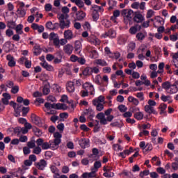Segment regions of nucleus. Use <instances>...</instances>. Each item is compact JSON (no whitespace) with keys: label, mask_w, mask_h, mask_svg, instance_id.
<instances>
[{"label":"nucleus","mask_w":178,"mask_h":178,"mask_svg":"<svg viewBox=\"0 0 178 178\" xmlns=\"http://www.w3.org/2000/svg\"><path fill=\"white\" fill-rule=\"evenodd\" d=\"M73 39V32L71 30L64 31V38L59 40L58 34L52 32L49 34V40L53 42V44L56 48H60V45H66L67 40Z\"/></svg>","instance_id":"obj_1"},{"label":"nucleus","mask_w":178,"mask_h":178,"mask_svg":"<svg viewBox=\"0 0 178 178\" xmlns=\"http://www.w3.org/2000/svg\"><path fill=\"white\" fill-rule=\"evenodd\" d=\"M112 108H108L104 112V113H97L96 118L99 120L100 124H108V122H112V120L115 119V116L111 115V113H112Z\"/></svg>","instance_id":"obj_2"},{"label":"nucleus","mask_w":178,"mask_h":178,"mask_svg":"<svg viewBox=\"0 0 178 178\" xmlns=\"http://www.w3.org/2000/svg\"><path fill=\"white\" fill-rule=\"evenodd\" d=\"M121 15L124 17V22L125 24H133V17H134V11L130 9H123L121 11Z\"/></svg>","instance_id":"obj_3"},{"label":"nucleus","mask_w":178,"mask_h":178,"mask_svg":"<svg viewBox=\"0 0 178 178\" xmlns=\"http://www.w3.org/2000/svg\"><path fill=\"white\" fill-rule=\"evenodd\" d=\"M92 105L96 106V110L98 112L104 111V105H105V97L103 95L99 96L97 98L92 100Z\"/></svg>","instance_id":"obj_4"},{"label":"nucleus","mask_w":178,"mask_h":178,"mask_svg":"<svg viewBox=\"0 0 178 178\" xmlns=\"http://www.w3.org/2000/svg\"><path fill=\"white\" fill-rule=\"evenodd\" d=\"M60 22V29L63 30L65 29H69L70 27V20L69 19V15L60 14L58 17Z\"/></svg>","instance_id":"obj_5"},{"label":"nucleus","mask_w":178,"mask_h":178,"mask_svg":"<svg viewBox=\"0 0 178 178\" xmlns=\"http://www.w3.org/2000/svg\"><path fill=\"white\" fill-rule=\"evenodd\" d=\"M92 73L97 74V73H99V69L97 67H86L82 72V74L83 76H85V77H90V76H92Z\"/></svg>","instance_id":"obj_6"},{"label":"nucleus","mask_w":178,"mask_h":178,"mask_svg":"<svg viewBox=\"0 0 178 178\" xmlns=\"http://www.w3.org/2000/svg\"><path fill=\"white\" fill-rule=\"evenodd\" d=\"M132 20L135 23H143V22H144L145 20L144 15H143V14H141L140 11H136L134 14V17Z\"/></svg>","instance_id":"obj_7"},{"label":"nucleus","mask_w":178,"mask_h":178,"mask_svg":"<svg viewBox=\"0 0 178 178\" xmlns=\"http://www.w3.org/2000/svg\"><path fill=\"white\" fill-rule=\"evenodd\" d=\"M88 41L90 42V44H93V45H99L101 44V40H99V39H98L97 37L94 35L88 36Z\"/></svg>","instance_id":"obj_8"},{"label":"nucleus","mask_w":178,"mask_h":178,"mask_svg":"<svg viewBox=\"0 0 178 178\" xmlns=\"http://www.w3.org/2000/svg\"><path fill=\"white\" fill-rule=\"evenodd\" d=\"M35 166L39 170H44L47 167V161L44 159H41L39 162L35 163Z\"/></svg>","instance_id":"obj_9"},{"label":"nucleus","mask_w":178,"mask_h":178,"mask_svg":"<svg viewBox=\"0 0 178 178\" xmlns=\"http://www.w3.org/2000/svg\"><path fill=\"white\" fill-rule=\"evenodd\" d=\"M6 59L8 61V66H9V67H15V66H16V61L15 60V57H13V56L8 54L6 56Z\"/></svg>","instance_id":"obj_10"},{"label":"nucleus","mask_w":178,"mask_h":178,"mask_svg":"<svg viewBox=\"0 0 178 178\" xmlns=\"http://www.w3.org/2000/svg\"><path fill=\"white\" fill-rule=\"evenodd\" d=\"M74 49V47H73V45L70 44H64L63 46V51L67 55H70L71 54H73Z\"/></svg>","instance_id":"obj_11"},{"label":"nucleus","mask_w":178,"mask_h":178,"mask_svg":"<svg viewBox=\"0 0 178 178\" xmlns=\"http://www.w3.org/2000/svg\"><path fill=\"white\" fill-rule=\"evenodd\" d=\"M141 30V25L135 24L134 26H131L129 31V33L134 35V34H137L138 31H140Z\"/></svg>","instance_id":"obj_12"},{"label":"nucleus","mask_w":178,"mask_h":178,"mask_svg":"<svg viewBox=\"0 0 178 178\" xmlns=\"http://www.w3.org/2000/svg\"><path fill=\"white\" fill-rule=\"evenodd\" d=\"M31 119L33 123L36 124V126H40V124H41V120H40V117L37 116L35 114H31Z\"/></svg>","instance_id":"obj_13"},{"label":"nucleus","mask_w":178,"mask_h":178,"mask_svg":"<svg viewBox=\"0 0 178 178\" xmlns=\"http://www.w3.org/2000/svg\"><path fill=\"white\" fill-rule=\"evenodd\" d=\"M66 88L68 92H74V82L68 81L66 84Z\"/></svg>","instance_id":"obj_14"},{"label":"nucleus","mask_w":178,"mask_h":178,"mask_svg":"<svg viewBox=\"0 0 178 178\" xmlns=\"http://www.w3.org/2000/svg\"><path fill=\"white\" fill-rule=\"evenodd\" d=\"M79 145L81 147V148H87L90 144V140H87L86 138H82L79 141Z\"/></svg>","instance_id":"obj_15"},{"label":"nucleus","mask_w":178,"mask_h":178,"mask_svg":"<svg viewBox=\"0 0 178 178\" xmlns=\"http://www.w3.org/2000/svg\"><path fill=\"white\" fill-rule=\"evenodd\" d=\"M145 111L146 112V113H148L149 115H151L152 113H153L154 115H156V111H155V109H154V107L149 105L145 106Z\"/></svg>","instance_id":"obj_16"},{"label":"nucleus","mask_w":178,"mask_h":178,"mask_svg":"<svg viewBox=\"0 0 178 178\" xmlns=\"http://www.w3.org/2000/svg\"><path fill=\"white\" fill-rule=\"evenodd\" d=\"M59 144H60L59 140H54V141L50 142V148H52L53 149H58Z\"/></svg>","instance_id":"obj_17"},{"label":"nucleus","mask_w":178,"mask_h":178,"mask_svg":"<svg viewBox=\"0 0 178 178\" xmlns=\"http://www.w3.org/2000/svg\"><path fill=\"white\" fill-rule=\"evenodd\" d=\"M83 113L86 116H88L90 120L95 116L94 111H92L91 108L86 109Z\"/></svg>","instance_id":"obj_18"},{"label":"nucleus","mask_w":178,"mask_h":178,"mask_svg":"<svg viewBox=\"0 0 178 178\" xmlns=\"http://www.w3.org/2000/svg\"><path fill=\"white\" fill-rule=\"evenodd\" d=\"M40 65L42 66V67H44V69H46V70H48L49 72H54V67L51 65H49V63L46 61L42 63Z\"/></svg>","instance_id":"obj_19"},{"label":"nucleus","mask_w":178,"mask_h":178,"mask_svg":"<svg viewBox=\"0 0 178 178\" xmlns=\"http://www.w3.org/2000/svg\"><path fill=\"white\" fill-rule=\"evenodd\" d=\"M42 52V49L41 47H40L39 44H35L33 47V54L35 56H38V55H40Z\"/></svg>","instance_id":"obj_20"},{"label":"nucleus","mask_w":178,"mask_h":178,"mask_svg":"<svg viewBox=\"0 0 178 178\" xmlns=\"http://www.w3.org/2000/svg\"><path fill=\"white\" fill-rule=\"evenodd\" d=\"M86 17V13L83 11H79L76 13V19L78 21L83 20Z\"/></svg>","instance_id":"obj_21"},{"label":"nucleus","mask_w":178,"mask_h":178,"mask_svg":"<svg viewBox=\"0 0 178 178\" xmlns=\"http://www.w3.org/2000/svg\"><path fill=\"white\" fill-rule=\"evenodd\" d=\"M147 36V33L145 32H139L136 34V38L138 41H143Z\"/></svg>","instance_id":"obj_22"},{"label":"nucleus","mask_w":178,"mask_h":178,"mask_svg":"<svg viewBox=\"0 0 178 178\" xmlns=\"http://www.w3.org/2000/svg\"><path fill=\"white\" fill-rule=\"evenodd\" d=\"M161 87L164 90H165L166 92H168V91L169 90V88H171L172 84L169 81H165L162 83Z\"/></svg>","instance_id":"obj_23"},{"label":"nucleus","mask_w":178,"mask_h":178,"mask_svg":"<svg viewBox=\"0 0 178 178\" xmlns=\"http://www.w3.org/2000/svg\"><path fill=\"white\" fill-rule=\"evenodd\" d=\"M170 91L168 90L167 92L168 94H176L178 91L177 86L176 85H171V88H170Z\"/></svg>","instance_id":"obj_24"},{"label":"nucleus","mask_w":178,"mask_h":178,"mask_svg":"<svg viewBox=\"0 0 178 178\" xmlns=\"http://www.w3.org/2000/svg\"><path fill=\"white\" fill-rule=\"evenodd\" d=\"M56 109L60 110L62 109L63 111H66L67 109V106L65 104H60L58 103L56 104Z\"/></svg>","instance_id":"obj_25"},{"label":"nucleus","mask_w":178,"mask_h":178,"mask_svg":"<svg viewBox=\"0 0 178 178\" xmlns=\"http://www.w3.org/2000/svg\"><path fill=\"white\" fill-rule=\"evenodd\" d=\"M14 30H15L17 34H23V25L22 24H18L17 25Z\"/></svg>","instance_id":"obj_26"},{"label":"nucleus","mask_w":178,"mask_h":178,"mask_svg":"<svg viewBox=\"0 0 178 178\" xmlns=\"http://www.w3.org/2000/svg\"><path fill=\"white\" fill-rule=\"evenodd\" d=\"M134 118L137 120H143L144 119V114L142 112H138L134 114Z\"/></svg>","instance_id":"obj_27"},{"label":"nucleus","mask_w":178,"mask_h":178,"mask_svg":"<svg viewBox=\"0 0 178 178\" xmlns=\"http://www.w3.org/2000/svg\"><path fill=\"white\" fill-rule=\"evenodd\" d=\"M96 65H99V66H108V63L105 60L97 59L95 60Z\"/></svg>","instance_id":"obj_28"},{"label":"nucleus","mask_w":178,"mask_h":178,"mask_svg":"<svg viewBox=\"0 0 178 178\" xmlns=\"http://www.w3.org/2000/svg\"><path fill=\"white\" fill-rule=\"evenodd\" d=\"M7 27H8V29H12L13 30H15V28L16 27V22L13 20L8 21Z\"/></svg>","instance_id":"obj_29"},{"label":"nucleus","mask_w":178,"mask_h":178,"mask_svg":"<svg viewBox=\"0 0 178 178\" xmlns=\"http://www.w3.org/2000/svg\"><path fill=\"white\" fill-rule=\"evenodd\" d=\"M10 106H13L14 108V111H19L20 109L21 106L20 104H17L16 102L12 101L10 102Z\"/></svg>","instance_id":"obj_30"},{"label":"nucleus","mask_w":178,"mask_h":178,"mask_svg":"<svg viewBox=\"0 0 178 178\" xmlns=\"http://www.w3.org/2000/svg\"><path fill=\"white\" fill-rule=\"evenodd\" d=\"M44 106L47 108V109H56V104L46 102L44 104Z\"/></svg>","instance_id":"obj_31"},{"label":"nucleus","mask_w":178,"mask_h":178,"mask_svg":"<svg viewBox=\"0 0 178 178\" xmlns=\"http://www.w3.org/2000/svg\"><path fill=\"white\" fill-rule=\"evenodd\" d=\"M42 92H43L44 95H48V94H49V92H51V89H49V85H44L43 90H42Z\"/></svg>","instance_id":"obj_32"},{"label":"nucleus","mask_w":178,"mask_h":178,"mask_svg":"<svg viewBox=\"0 0 178 178\" xmlns=\"http://www.w3.org/2000/svg\"><path fill=\"white\" fill-rule=\"evenodd\" d=\"M91 10H92L93 13H98V12H99V10H102V7L98 6L97 5H94L92 6Z\"/></svg>","instance_id":"obj_33"},{"label":"nucleus","mask_w":178,"mask_h":178,"mask_svg":"<svg viewBox=\"0 0 178 178\" xmlns=\"http://www.w3.org/2000/svg\"><path fill=\"white\" fill-rule=\"evenodd\" d=\"M51 170L52 173H54V175H56V178L59 177V170H58V168H56L55 165L51 167Z\"/></svg>","instance_id":"obj_34"},{"label":"nucleus","mask_w":178,"mask_h":178,"mask_svg":"<svg viewBox=\"0 0 178 178\" xmlns=\"http://www.w3.org/2000/svg\"><path fill=\"white\" fill-rule=\"evenodd\" d=\"M134 49H136V43H134V42L130 43L127 49V52L128 53L133 52Z\"/></svg>","instance_id":"obj_35"},{"label":"nucleus","mask_w":178,"mask_h":178,"mask_svg":"<svg viewBox=\"0 0 178 178\" xmlns=\"http://www.w3.org/2000/svg\"><path fill=\"white\" fill-rule=\"evenodd\" d=\"M108 35L110 38H115V37H116V31L112 29H109Z\"/></svg>","instance_id":"obj_36"},{"label":"nucleus","mask_w":178,"mask_h":178,"mask_svg":"<svg viewBox=\"0 0 178 178\" xmlns=\"http://www.w3.org/2000/svg\"><path fill=\"white\" fill-rule=\"evenodd\" d=\"M148 175H150L149 170H145L140 172L139 176L141 178H144V176H148Z\"/></svg>","instance_id":"obj_37"},{"label":"nucleus","mask_w":178,"mask_h":178,"mask_svg":"<svg viewBox=\"0 0 178 178\" xmlns=\"http://www.w3.org/2000/svg\"><path fill=\"white\" fill-rule=\"evenodd\" d=\"M17 15H19V17H24L26 16V10H20L18 9L17 10Z\"/></svg>","instance_id":"obj_38"},{"label":"nucleus","mask_w":178,"mask_h":178,"mask_svg":"<svg viewBox=\"0 0 178 178\" xmlns=\"http://www.w3.org/2000/svg\"><path fill=\"white\" fill-rule=\"evenodd\" d=\"M61 12L63 15H64V16H66V15H68L67 13L70 12V10L69 9V8H67V6H64L61 8Z\"/></svg>","instance_id":"obj_39"},{"label":"nucleus","mask_w":178,"mask_h":178,"mask_svg":"<svg viewBox=\"0 0 178 178\" xmlns=\"http://www.w3.org/2000/svg\"><path fill=\"white\" fill-rule=\"evenodd\" d=\"M102 166V163L101 161H95L94 163V168L95 170H96V172H98V169H99V168H101Z\"/></svg>","instance_id":"obj_40"},{"label":"nucleus","mask_w":178,"mask_h":178,"mask_svg":"<svg viewBox=\"0 0 178 178\" xmlns=\"http://www.w3.org/2000/svg\"><path fill=\"white\" fill-rule=\"evenodd\" d=\"M92 17L93 19V22H97L98 19H99V14H98V13H93L92 12Z\"/></svg>","instance_id":"obj_41"},{"label":"nucleus","mask_w":178,"mask_h":178,"mask_svg":"<svg viewBox=\"0 0 178 178\" xmlns=\"http://www.w3.org/2000/svg\"><path fill=\"white\" fill-rule=\"evenodd\" d=\"M54 140H60V143H61L60 138H62V134H60L59 132H56L54 134Z\"/></svg>","instance_id":"obj_42"},{"label":"nucleus","mask_w":178,"mask_h":178,"mask_svg":"<svg viewBox=\"0 0 178 178\" xmlns=\"http://www.w3.org/2000/svg\"><path fill=\"white\" fill-rule=\"evenodd\" d=\"M96 173H97V170H95L94 168H92V172L88 173V177H89V178L95 177L97 176V174H96Z\"/></svg>","instance_id":"obj_43"},{"label":"nucleus","mask_w":178,"mask_h":178,"mask_svg":"<svg viewBox=\"0 0 178 178\" xmlns=\"http://www.w3.org/2000/svg\"><path fill=\"white\" fill-rule=\"evenodd\" d=\"M30 112V107L22 108V116H26Z\"/></svg>","instance_id":"obj_44"},{"label":"nucleus","mask_w":178,"mask_h":178,"mask_svg":"<svg viewBox=\"0 0 178 178\" xmlns=\"http://www.w3.org/2000/svg\"><path fill=\"white\" fill-rule=\"evenodd\" d=\"M75 4L80 8H84V2L82 0H76Z\"/></svg>","instance_id":"obj_45"},{"label":"nucleus","mask_w":178,"mask_h":178,"mask_svg":"<svg viewBox=\"0 0 178 178\" xmlns=\"http://www.w3.org/2000/svg\"><path fill=\"white\" fill-rule=\"evenodd\" d=\"M33 153L35 154L36 155H40V154H41V147L39 146L35 147L33 150Z\"/></svg>","instance_id":"obj_46"},{"label":"nucleus","mask_w":178,"mask_h":178,"mask_svg":"<svg viewBox=\"0 0 178 178\" xmlns=\"http://www.w3.org/2000/svg\"><path fill=\"white\" fill-rule=\"evenodd\" d=\"M156 172L159 173V175H165V173H166V170L162 167L157 168Z\"/></svg>","instance_id":"obj_47"},{"label":"nucleus","mask_w":178,"mask_h":178,"mask_svg":"<svg viewBox=\"0 0 178 178\" xmlns=\"http://www.w3.org/2000/svg\"><path fill=\"white\" fill-rule=\"evenodd\" d=\"M81 48V43L79 41L75 42L74 49L75 51H80Z\"/></svg>","instance_id":"obj_48"},{"label":"nucleus","mask_w":178,"mask_h":178,"mask_svg":"<svg viewBox=\"0 0 178 178\" xmlns=\"http://www.w3.org/2000/svg\"><path fill=\"white\" fill-rule=\"evenodd\" d=\"M27 146L29 148H35V142H34V140H31L27 143Z\"/></svg>","instance_id":"obj_49"},{"label":"nucleus","mask_w":178,"mask_h":178,"mask_svg":"<svg viewBox=\"0 0 178 178\" xmlns=\"http://www.w3.org/2000/svg\"><path fill=\"white\" fill-rule=\"evenodd\" d=\"M60 102H66L67 104H69V100H68V97L67 95H63L61 97V99H60Z\"/></svg>","instance_id":"obj_50"},{"label":"nucleus","mask_w":178,"mask_h":178,"mask_svg":"<svg viewBox=\"0 0 178 178\" xmlns=\"http://www.w3.org/2000/svg\"><path fill=\"white\" fill-rule=\"evenodd\" d=\"M139 6H140V3L138 1H135L131 5V7L132 8V9H139Z\"/></svg>","instance_id":"obj_51"},{"label":"nucleus","mask_w":178,"mask_h":178,"mask_svg":"<svg viewBox=\"0 0 178 178\" xmlns=\"http://www.w3.org/2000/svg\"><path fill=\"white\" fill-rule=\"evenodd\" d=\"M118 109L120 112H126L127 111V107L125 105L121 104L118 106Z\"/></svg>","instance_id":"obj_52"},{"label":"nucleus","mask_w":178,"mask_h":178,"mask_svg":"<svg viewBox=\"0 0 178 178\" xmlns=\"http://www.w3.org/2000/svg\"><path fill=\"white\" fill-rule=\"evenodd\" d=\"M122 116H123L124 118H127V119H129V118H131V116H133V113H132L131 112H130V111H127V112H125V113L122 115Z\"/></svg>","instance_id":"obj_53"},{"label":"nucleus","mask_w":178,"mask_h":178,"mask_svg":"<svg viewBox=\"0 0 178 178\" xmlns=\"http://www.w3.org/2000/svg\"><path fill=\"white\" fill-rule=\"evenodd\" d=\"M46 59H47V60H48V62H52V60H54V59H55V56L52 54H47L46 56Z\"/></svg>","instance_id":"obj_54"},{"label":"nucleus","mask_w":178,"mask_h":178,"mask_svg":"<svg viewBox=\"0 0 178 178\" xmlns=\"http://www.w3.org/2000/svg\"><path fill=\"white\" fill-rule=\"evenodd\" d=\"M21 127H16L15 128H14V134H17V136H20L21 135Z\"/></svg>","instance_id":"obj_55"},{"label":"nucleus","mask_w":178,"mask_h":178,"mask_svg":"<svg viewBox=\"0 0 178 178\" xmlns=\"http://www.w3.org/2000/svg\"><path fill=\"white\" fill-rule=\"evenodd\" d=\"M92 84L88 83V82H86L83 86V90H85L86 91H88V89L90 88V86H91Z\"/></svg>","instance_id":"obj_56"},{"label":"nucleus","mask_w":178,"mask_h":178,"mask_svg":"<svg viewBox=\"0 0 178 178\" xmlns=\"http://www.w3.org/2000/svg\"><path fill=\"white\" fill-rule=\"evenodd\" d=\"M78 63H79V65H86V58H83V57H78Z\"/></svg>","instance_id":"obj_57"},{"label":"nucleus","mask_w":178,"mask_h":178,"mask_svg":"<svg viewBox=\"0 0 178 178\" xmlns=\"http://www.w3.org/2000/svg\"><path fill=\"white\" fill-rule=\"evenodd\" d=\"M136 97L139 98L140 101H144V93L143 92H138Z\"/></svg>","instance_id":"obj_58"},{"label":"nucleus","mask_w":178,"mask_h":178,"mask_svg":"<svg viewBox=\"0 0 178 178\" xmlns=\"http://www.w3.org/2000/svg\"><path fill=\"white\" fill-rule=\"evenodd\" d=\"M23 152H24V155H29V154H30V152H31V151L30 150V147H24L23 148Z\"/></svg>","instance_id":"obj_59"},{"label":"nucleus","mask_w":178,"mask_h":178,"mask_svg":"<svg viewBox=\"0 0 178 178\" xmlns=\"http://www.w3.org/2000/svg\"><path fill=\"white\" fill-rule=\"evenodd\" d=\"M11 92L13 94H17V92H19V87L17 86L13 87L11 89Z\"/></svg>","instance_id":"obj_60"},{"label":"nucleus","mask_w":178,"mask_h":178,"mask_svg":"<svg viewBox=\"0 0 178 178\" xmlns=\"http://www.w3.org/2000/svg\"><path fill=\"white\" fill-rule=\"evenodd\" d=\"M6 35L7 37H12V35H13V31H12L10 29H7L6 31Z\"/></svg>","instance_id":"obj_61"},{"label":"nucleus","mask_w":178,"mask_h":178,"mask_svg":"<svg viewBox=\"0 0 178 178\" xmlns=\"http://www.w3.org/2000/svg\"><path fill=\"white\" fill-rule=\"evenodd\" d=\"M42 148L43 149H48V148H51L50 143H48L47 142L43 143V144L42 145Z\"/></svg>","instance_id":"obj_62"},{"label":"nucleus","mask_w":178,"mask_h":178,"mask_svg":"<svg viewBox=\"0 0 178 178\" xmlns=\"http://www.w3.org/2000/svg\"><path fill=\"white\" fill-rule=\"evenodd\" d=\"M123 175H125L127 178H133V174L130 172L124 171Z\"/></svg>","instance_id":"obj_63"},{"label":"nucleus","mask_w":178,"mask_h":178,"mask_svg":"<svg viewBox=\"0 0 178 178\" xmlns=\"http://www.w3.org/2000/svg\"><path fill=\"white\" fill-rule=\"evenodd\" d=\"M145 2L142 1L140 3H139V9L140 10H145Z\"/></svg>","instance_id":"obj_64"}]
</instances>
